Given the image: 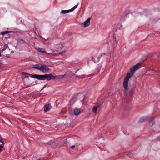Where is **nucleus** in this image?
I'll return each mask as SVG.
<instances>
[{"label":"nucleus","mask_w":160,"mask_h":160,"mask_svg":"<svg viewBox=\"0 0 160 160\" xmlns=\"http://www.w3.org/2000/svg\"><path fill=\"white\" fill-rule=\"evenodd\" d=\"M75 102V100L73 99H71L70 101V103L73 102L74 103Z\"/></svg>","instance_id":"nucleus-23"},{"label":"nucleus","mask_w":160,"mask_h":160,"mask_svg":"<svg viewBox=\"0 0 160 160\" xmlns=\"http://www.w3.org/2000/svg\"><path fill=\"white\" fill-rule=\"evenodd\" d=\"M63 47L62 46H61L60 47V49H62V48H63Z\"/></svg>","instance_id":"nucleus-26"},{"label":"nucleus","mask_w":160,"mask_h":160,"mask_svg":"<svg viewBox=\"0 0 160 160\" xmlns=\"http://www.w3.org/2000/svg\"><path fill=\"white\" fill-rule=\"evenodd\" d=\"M28 76H27V77H28L29 76H30L31 77L37 79H38L44 80H47L48 81L50 80L51 79H55L56 77L59 78H63L64 75H59L58 76H53L52 74H46L44 75H37L34 74L31 76V74H28Z\"/></svg>","instance_id":"nucleus-1"},{"label":"nucleus","mask_w":160,"mask_h":160,"mask_svg":"<svg viewBox=\"0 0 160 160\" xmlns=\"http://www.w3.org/2000/svg\"><path fill=\"white\" fill-rule=\"evenodd\" d=\"M141 64V63H137L136 65L133 66V67L130 68V71L131 73L132 74L134 73V71L137 70L138 69V67Z\"/></svg>","instance_id":"nucleus-3"},{"label":"nucleus","mask_w":160,"mask_h":160,"mask_svg":"<svg viewBox=\"0 0 160 160\" xmlns=\"http://www.w3.org/2000/svg\"><path fill=\"white\" fill-rule=\"evenodd\" d=\"M33 85L32 83H30L26 85L27 87H30Z\"/></svg>","instance_id":"nucleus-20"},{"label":"nucleus","mask_w":160,"mask_h":160,"mask_svg":"<svg viewBox=\"0 0 160 160\" xmlns=\"http://www.w3.org/2000/svg\"><path fill=\"white\" fill-rule=\"evenodd\" d=\"M51 108V106L50 104H48L44 106V111L47 112Z\"/></svg>","instance_id":"nucleus-10"},{"label":"nucleus","mask_w":160,"mask_h":160,"mask_svg":"<svg viewBox=\"0 0 160 160\" xmlns=\"http://www.w3.org/2000/svg\"><path fill=\"white\" fill-rule=\"evenodd\" d=\"M75 147V145H72L71 147V148H70L72 149H73Z\"/></svg>","instance_id":"nucleus-22"},{"label":"nucleus","mask_w":160,"mask_h":160,"mask_svg":"<svg viewBox=\"0 0 160 160\" xmlns=\"http://www.w3.org/2000/svg\"><path fill=\"white\" fill-rule=\"evenodd\" d=\"M102 55H106V54H102V55H101L100 57H96L95 58H94L93 57H92V60L95 63H98L99 62V61L100 58L102 56Z\"/></svg>","instance_id":"nucleus-4"},{"label":"nucleus","mask_w":160,"mask_h":160,"mask_svg":"<svg viewBox=\"0 0 160 160\" xmlns=\"http://www.w3.org/2000/svg\"><path fill=\"white\" fill-rule=\"evenodd\" d=\"M41 67V65H39L37 64L34 65L33 68H35L38 69L39 70H40Z\"/></svg>","instance_id":"nucleus-12"},{"label":"nucleus","mask_w":160,"mask_h":160,"mask_svg":"<svg viewBox=\"0 0 160 160\" xmlns=\"http://www.w3.org/2000/svg\"><path fill=\"white\" fill-rule=\"evenodd\" d=\"M80 109L78 108H76L73 110L74 114L75 115L79 114L80 113Z\"/></svg>","instance_id":"nucleus-9"},{"label":"nucleus","mask_w":160,"mask_h":160,"mask_svg":"<svg viewBox=\"0 0 160 160\" xmlns=\"http://www.w3.org/2000/svg\"><path fill=\"white\" fill-rule=\"evenodd\" d=\"M8 32H9L8 31H4V32H3L1 33V34H2V35H4L5 34H7L8 33Z\"/></svg>","instance_id":"nucleus-18"},{"label":"nucleus","mask_w":160,"mask_h":160,"mask_svg":"<svg viewBox=\"0 0 160 160\" xmlns=\"http://www.w3.org/2000/svg\"><path fill=\"white\" fill-rule=\"evenodd\" d=\"M71 12L70 10V9L68 10H62L61 11V13L62 14H65L69 13Z\"/></svg>","instance_id":"nucleus-13"},{"label":"nucleus","mask_w":160,"mask_h":160,"mask_svg":"<svg viewBox=\"0 0 160 160\" xmlns=\"http://www.w3.org/2000/svg\"><path fill=\"white\" fill-rule=\"evenodd\" d=\"M0 142H1L3 145H4V143L2 141V138L0 135Z\"/></svg>","instance_id":"nucleus-19"},{"label":"nucleus","mask_w":160,"mask_h":160,"mask_svg":"<svg viewBox=\"0 0 160 160\" xmlns=\"http://www.w3.org/2000/svg\"><path fill=\"white\" fill-rule=\"evenodd\" d=\"M151 119H152V120L149 123V125L150 126L152 127L155 124V121L153 119H152V118H151Z\"/></svg>","instance_id":"nucleus-14"},{"label":"nucleus","mask_w":160,"mask_h":160,"mask_svg":"<svg viewBox=\"0 0 160 160\" xmlns=\"http://www.w3.org/2000/svg\"><path fill=\"white\" fill-rule=\"evenodd\" d=\"M3 147L2 145H0V152L2 151V148H3Z\"/></svg>","instance_id":"nucleus-21"},{"label":"nucleus","mask_w":160,"mask_h":160,"mask_svg":"<svg viewBox=\"0 0 160 160\" xmlns=\"http://www.w3.org/2000/svg\"><path fill=\"white\" fill-rule=\"evenodd\" d=\"M133 74H132V73L130 74V73H128L126 76L124 80L128 82L129 79L133 75Z\"/></svg>","instance_id":"nucleus-6"},{"label":"nucleus","mask_w":160,"mask_h":160,"mask_svg":"<svg viewBox=\"0 0 160 160\" xmlns=\"http://www.w3.org/2000/svg\"><path fill=\"white\" fill-rule=\"evenodd\" d=\"M66 52H67V51L66 50H64L62 52V54H63L64 53H66Z\"/></svg>","instance_id":"nucleus-24"},{"label":"nucleus","mask_w":160,"mask_h":160,"mask_svg":"<svg viewBox=\"0 0 160 160\" xmlns=\"http://www.w3.org/2000/svg\"><path fill=\"white\" fill-rule=\"evenodd\" d=\"M57 54L58 55H60V54H61V55H62V52H59Z\"/></svg>","instance_id":"nucleus-25"},{"label":"nucleus","mask_w":160,"mask_h":160,"mask_svg":"<svg viewBox=\"0 0 160 160\" xmlns=\"http://www.w3.org/2000/svg\"><path fill=\"white\" fill-rule=\"evenodd\" d=\"M98 107L97 106H94L92 109V111L94 112H96L98 111Z\"/></svg>","instance_id":"nucleus-16"},{"label":"nucleus","mask_w":160,"mask_h":160,"mask_svg":"<svg viewBox=\"0 0 160 160\" xmlns=\"http://www.w3.org/2000/svg\"><path fill=\"white\" fill-rule=\"evenodd\" d=\"M91 19V18H89L84 22L83 23L84 27H86L90 25Z\"/></svg>","instance_id":"nucleus-5"},{"label":"nucleus","mask_w":160,"mask_h":160,"mask_svg":"<svg viewBox=\"0 0 160 160\" xmlns=\"http://www.w3.org/2000/svg\"><path fill=\"white\" fill-rule=\"evenodd\" d=\"M35 49L37 50V51L39 52H45V51L43 50L42 48H35Z\"/></svg>","instance_id":"nucleus-15"},{"label":"nucleus","mask_w":160,"mask_h":160,"mask_svg":"<svg viewBox=\"0 0 160 160\" xmlns=\"http://www.w3.org/2000/svg\"><path fill=\"white\" fill-rule=\"evenodd\" d=\"M78 4H77L76 5H75L72 8L70 9V10L71 12L73 11H74L78 7Z\"/></svg>","instance_id":"nucleus-17"},{"label":"nucleus","mask_w":160,"mask_h":160,"mask_svg":"<svg viewBox=\"0 0 160 160\" xmlns=\"http://www.w3.org/2000/svg\"><path fill=\"white\" fill-rule=\"evenodd\" d=\"M133 74H132V73L130 74V73H128L126 76L124 80L128 82L129 79L133 75Z\"/></svg>","instance_id":"nucleus-7"},{"label":"nucleus","mask_w":160,"mask_h":160,"mask_svg":"<svg viewBox=\"0 0 160 160\" xmlns=\"http://www.w3.org/2000/svg\"><path fill=\"white\" fill-rule=\"evenodd\" d=\"M4 50H5V49H3L2 50H1V52H3Z\"/></svg>","instance_id":"nucleus-27"},{"label":"nucleus","mask_w":160,"mask_h":160,"mask_svg":"<svg viewBox=\"0 0 160 160\" xmlns=\"http://www.w3.org/2000/svg\"><path fill=\"white\" fill-rule=\"evenodd\" d=\"M49 70V68L46 66L41 65V67L40 71H42L44 73H47Z\"/></svg>","instance_id":"nucleus-2"},{"label":"nucleus","mask_w":160,"mask_h":160,"mask_svg":"<svg viewBox=\"0 0 160 160\" xmlns=\"http://www.w3.org/2000/svg\"><path fill=\"white\" fill-rule=\"evenodd\" d=\"M128 82L127 81L124 80L123 83V86L124 88L126 90H128Z\"/></svg>","instance_id":"nucleus-8"},{"label":"nucleus","mask_w":160,"mask_h":160,"mask_svg":"<svg viewBox=\"0 0 160 160\" xmlns=\"http://www.w3.org/2000/svg\"><path fill=\"white\" fill-rule=\"evenodd\" d=\"M147 119V117H143L141 118L139 121L140 122H145Z\"/></svg>","instance_id":"nucleus-11"}]
</instances>
